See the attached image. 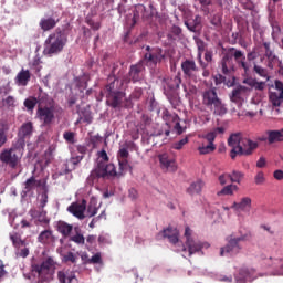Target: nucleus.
Instances as JSON below:
<instances>
[{"mask_svg": "<svg viewBox=\"0 0 283 283\" xmlns=\"http://www.w3.org/2000/svg\"><path fill=\"white\" fill-rule=\"evenodd\" d=\"M96 213H98V207H96V205L94 203H90L86 210V216L88 218H94V216H96Z\"/></svg>", "mask_w": 283, "mask_h": 283, "instance_id": "48", "label": "nucleus"}, {"mask_svg": "<svg viewBox=\"0 0 283 283\" xmlns=\"http://www.w3.org/2000/svg\"><path fill=\"white\" fill-rule=\"evenodd\" d=\"M189 144V137H185L180 139L179 142H176L172 144V149H176L177 151H180L185 147V145Z\"/></svg>", "mask_w": 283, "mask_h": 283, "instance_id": "45", "label": "nucleus"}, {"mask_svg": "<svg viewBox=\"0 0 283 283\" xmlns=\"http://www.w3.org/2000/svg\"><path fill=\"white\" fill-rule=\"evenodd\" d=\"M186 247L188 249L189 256L193 253H199L202 249H209V243H202L200 241H195L191 238V228L186 227L185 229Z\"/></svg>", "mask_w": 283, "mask_h": 283, "instance_id": "13", "label": "nucleus"}, {"mask_svg": "<svg viewBox=\"0 0 283 283\" xmlns=\"http://www.w3.org/2000/svg\"><path fill=\"white\" fill-rule=\"evenodd\" d=\"M54 266V259L49 256L45 261H43L41 264H34L32 265V271L34 273H38L39 280L41 282H48L50 280V270Z\"/></svg>", "mask_w": 283, "mask_h": 283, "instance_id": "11", "label": "nucleus"}, {"mask_svg": "<svg viewBox=\"0 0 283 283\" xmlns=\"http://www.w3.org/2000/svg\"><path fill=\"white\" fill-rule=\"evenodd\" d=\"M231 59H234L238 67L243 70L244 74H249L250 66L247 63V56L244 55V52H242L235 48H229L227 50V52L224 53L221 63L231 65Z\"/></svg>", "mask_w": 283, "mask_h": 283, "instance_id": "8", "label": "nucleus"}, {"mask_svg": "<svg viewBox=\"0 0 283 283\" xmlns=\"http://www.w3.org/2000/svg\"><path fill=\"white\" fill-rule=\"evenodd\" d=\"M32 78V74L30 73V70L22 69L15 76V83L20 87H25L28 83H30V80Z\"/></svg>", "mask_w": 283, "mask_h": 283, "instance_id": "22", "label": "nucleus"}, {"mask_svg": "<svg viewBox=\"0 0 283 283\" xmlns=\"http://www.w3.org/2000/svg\"><path fill=\"white\" fill-rule=\"evenodd\" d=\"M145 51L143 59L140 60L144 65H148V67H156L158 63H163V61H165V53L163 49L147 45Z\"/></svg>", "mask_w": 283, "mask_h": 283, "instance_id": "9", "label": "nucleus"}, {"mask_svg": "<svg viewBox=\"0 0 283 283\" xmlns=\"http://www.w3.org/2000/svg\"><path fill=\"white\" fill-rule=\"evenodd\" d=\"M15 255H17V258H28V255H30V249L29 248L20 249V250H18Z\"/></svg>", "mask_w": 283, "mask_h": 283, "instance_id": "57", "label": "nucleus"}, {"mask_svg": "<svg viewBox=\"0 0 283 283\" xmlns=\"http://www.w3.org/2000/svg\"><path fill=\"white\" fill-rule=\"evenodd\" d=\"M203 187L205 181H202V179H198L197 181L190 184L186 191L189 196H200V193H202Z\"/></svg>", "mask_w": 283, "mask_h": 283, "instance_id": "29", "label": "nucleus"}, {"mask_svg": "<svg viewBox=\"0 0 283 283\" xmlns=\"http://www.w3.org/2000/svg\"><path fill=\"white\" fill-rule=\"evenodd\" d=\"M38 187H45V180H36V178L32 176L24 182V191L27 193L34 191Z\"/></svg>", "mask_w": 283, "mask_h": 283, "instance_id": "24", "label": "nucleus"}, {"mask_svg": "<svg viewBox=\"0 0 283 283\" xmlns=\"http://www.w3.org/2000/svg\"><path fill=\"white\" fill-rule=\"evenodd\" d=\"M56 231L57 233H61L62 237L70 238L72 235V232L74 231V226L65 221H57Z\"/></svg>", "mask_w": 283, "mask_h": 283, "instance_id": "23", "label": "nucleus"}, {"mask_svg": "<svg viewBox=\"0 0 283 283\" xmlns=\"http://www.w3.org/2000/svg\"><path fill=\"white\" fill-rule=\"evenodd\" d=\"M56 23H59V20L50 17V18H42L40 20V28L43 30V32H50V30H54L56 28Z\"/></svg>", "mask_w": 283, "mask_h": 283, "instance_id": "28", "label": "nucleus"}, {"mask_svg": "<svg viewBox=\"0 0 283 283\" xmlns=\"http://www.w3.org/2000/svg\"><path fill=\"white\" fill-rule=\"evenodd\" d=\"M272 266L277 269V266L281 268V274L283 275V260L282 259H274L272 262Z\"/></svg>", "mask_w": 283, "mask_h": 283, "instance_id": "61", "label": "nucleus"}, {"mask_svg": "<svg viewBox=\"0 0 283 283\" xmlns=\"http://www.w3.org/2000/svg\"><path fill=\"white\" fill-rule=\"evenodd\" d=\"M252 200L250 197H243L241 202H233L232 209L237 211H249L251 209Z\"/></svg>", "mask_w": 283, "mask_h": 283, "instance_id": "32", "label": "nucleus"}, {"mask_svg": "<svg viewBox=\"0 0 283 283\" xmlns=\"http://www.w3.org/2000/svg\"><path fill=\"white\" fill-rule=\"evenodd\" d=\"M258 147H260V143L254 142L251 138H243L241 146L230 150V157L232 160H235L238 156H253Z\"/></svg>", "mask_w": 283, "mask_h": 283, "instance_id": "10", "label": "nucleus"}, {"mask_svg": "<svg viewBox=\"0 0 283 283\" xmlns=\"http://www.w3.org/2000/svg\"><path fill=\"white\" fill-rule=\"evenodd\" d=\"M202 105L210 109L214 116H224V114H227V105H224L222 99L218 96L216 87L203 91Z\"/></svg>", "mask_w": 283, "mask_h": 283, "instance_id": "4", "label": "nucleus"}, {"mask_svg": "<svg viewBox=\"0 0 283 283\" xmlns=\"http://www.w3.org/2000/svg\"><path fill=\"white\" fill-rule=\"evenodd\" d=\"M213 78L216 85H222V83H224V81L227 80V77H224L222 74H217Z\"/></svg>", "mask_w": 283, "mask_h": 283, "instance_id": "63", "label": "nucleus"}, {"mask_svg": "<svg viewBox=\"0 0 283 283\" xmlns=\"http://www.w3.org/2000/svg\"><path fill=\"white\" fill-rule=\"evenodd\" d=\"M10 240L15 249H21V247H25V240L21 239V234L19 232H14L10 234Z\"/></svg>", "mask_w": 283, "mask_h": 283, "instance_id": "37", "label": "nucleus"}, {"mask_svg": "<svg viewBox=\"0 0 283 283\" xmlns=\"http://www.w3.org/2000/svg\"><path fill=\"white\" fill-rule=\"evenodd\" d=\"M63 114V108L56 102L46 96L45 102L38 106L36 117L42 122V125L48 126L54 123L56 115Z\"/></svg>", "mask_w": 283, "mask_h": 283, "instance_id": "2", "label": "nucleus"}, {"mask_svg": "<svg viewBox=\"0 0 283 283\" xmlns=\"http://www.w3.org/2000/svg\"><path fill=\"white\" fill-rule=\"evenodd\" d=\"M255 185H264L266 182V177H264L263 171H259L254 177Z\"/></svg>", "mask_w": 283, "mask_h": 283, "instance_id": "53", "label": "nucleus"}, {"mask_svg": "<svg viewBox=\"0 0 283 283\" xmlns=\"http://www.w3.org/2000/svg\"><path fill=\"white\" fill-rule=\"evenodd\" d=\"M102 140H103V137H101V135L91 136L90 143H91L93 149H96L98 147V145H101Z\"/></svg>", "mask_w": 283, "mask_h": 283, "instance_id": "49", "label": "nucleus"}, {"mask_svg": "<svg viewBox=\"0 0 283 283\" xmlns=\"http://www.w3.org/2000/svg\"><path fill=\"white\" fill-rule=\"evenodd\" d=\"M73 233L74 234L69 237L70 242H74L75 244H85V237L83 235V230H81V227L75 226Z\"/></svg>", "mask_w": 283, "mask_h": 283, "instance_id": "31", "label": "nucleus"}, {"mask_svg": "<svg viewBox=\"0 0 283 283\" xmlns=\"http://www.w3.org/2000/svg\"><path fill=\"white\" fill-rule=\"evenodd\" d=\"M81 120H83L84 123H87V125L92 124V120H94V117L92 116V112L87 109L81 111L80 119L77 120V123H81Z\"/></svg>", "mask_w": 283, "mask_h": 283, "instance_id": "39", "label": "nucleus"}, {"mask_svg": "<svg viewBox=\"0 0 283 283\" xmlns=\"http://www.w3.org/2000/svg\"><path fill=\"white\" fill-rule=\"evenodd\" d=\"M128 198H130L132 200H138V190H136L135 188H130L128 190Z\"/></svg>", "mask_w": 283, "mask_h": 283, "instance_id": "62", "label": "nucleus"}, {"mask_svg": "<svg viewBox=\"0 0 283 283\" xmlns=\"http://www.w3.org/2000/svg\"><path fill=\"white\" fill-rule=\"evenodd\" d=\"M228 145L231 147V149H235L238 147H241L242 145V133H234L231 134L228 138Z\"/></svg>", "mask_w": 283, "mask_h": 283, "instance_id": "33", "label": "nucleus"}, {"mask_svg": "<svg viewBox=\"0 0 283 283\" xmlns=\"http://www.w3.org/2000/svg\"><path fill=\"white\" fill-rule=\"evenodd\" d=\"M115 82H112L106 85V103L109 107H113V109H120L123 107H127V98L125 97V93L122 91H116Z\"/></svg>", "mask_w": 283, "mask_h": 283, "instance_id": "7", "label": "nucleus"}, {"mask_svg": "<svg viewBox=\"0 0 283 283\" xmlns=\"http://www.w3.org/2000/svg\"><path fill=\"white\" fill-rule=\"evenodd\" d=\"M118 165L119 168L118 171H116V166L114 164L106 165L105 163L99 161L98 167H95L87 177V185L94 187L101 178L104 180H109V178H120V176H124L127 171L132 170L128 159H118Z\"/></svg>", "mask_w": 283, "mask_h": 283, "instance_id": "1", "label": "nucleus"}, {"mask_svg": "<svg viewBox=\"0 0 283 283\" xmlns=\"http://www.w3.org/2000/svg\"><path fill=\"white\" fill-rule=\"evenodd\" d=\"M181 70L185 76H188V78H191L193 76V73L198 72V65H196V61L193 60H185L181 63Z\"/></svg>", "mask_w": 283, "mask_h": 283, "instance_id": "21", "label": "nucleus"}, {"mask_svg": "<svg viewBox=\"0 0 283 283\" xmlns=\"http://www.w3.org/2000/svg\"><path fill=\"white\" fill-rule=\"evenodd\" d=\"M228 244L220 250V255L224 256L226 253H229V255H238L240 251H242V247L240 245V242H244L245 237L241 235L239 238H235L233 235L228 237Z\"/></svg>", "mask_w": 283, "mask_h": 283, "instance_id": "12", "label": "nucleus"}, {"mask_svg": "<svg viewBox=\"0 0 283 283\" xmlns=\"http://www.w3.org/2000/svg\"><path fill=\"white\" fill-rule=\"evenodd\" d=\"M231 180V174H223L219 176V182L220 185H227Z\"/></svg>", "mask_w": 283, "mask_h": 283, "instance_id": "60", "label": "nucleus"}, {"mask_svg": "<svg viewBox=\"0 0 283 283\" xmlns=\"http://www.w3.org/2000/svg\"><path fill=\"white\" fill-rule=\"evenodd\" d=\"M128 74L133 83H140L145 78V64L139 61L137 64L130 65Z\"/></svg>", "mask_w": 283, "mask_h": 283, "instance_id": "15", "label": "nucleus"}, {"mask_svg": "<svg viewBox=\"0 0 283 283\" xmlns=\"http://www.w3.org/2000/svg\"><path fill=\"white\" fill-rule=\"evenodd\" d=\"M196 45L198 49V59L202 61V52H205L207 44L202 41V39H196Z\"/></svg>", "mask_w": 283, "mask_h": 283, "instance_id": "44", "label": "nucleus"}, {"mask_svg": "<svg viewBox=\"0 0 283 283\" xmlns=\"http://www.w3.org/2000/svg\"><path fill=\"white\" fill-rule=\"evenodd\" d=\"M161 235L163 238H167L170 242V244H178V235H179V232H178V229L169 226L167 229H165L163 232H161Z\"/></svg>", "mask_w": 283, "mask_h": 283, "instance_id": "27", "label": "nucleus"}, {"mask_svg": "<svg viewBox=\"0 0 283 283\" xmlns=\"http://www.w3.org/2000/svg\"><path fill=\"white\" fill-rule=\"evenodd\" d=\"M158 158H159L160 168L164 171L174 172L178 170V165L176 164V158H174V156L167 153H164L158 155Z\"/></svg>", "mask_w": 283, "mask_h": 283, "instance_id": "14", "label": "nucleus"}, {"mask_svg": "<svg viewBox=\"0 0 283 283\" xmlns=\"http://www.w3.org/2000/svg\"><path fill=\"white\" fill-rule=\"evenodd\" d=\"M182 83V77H180V72L175 76H170L164 80V94L167 96L171 105H178V90Z\"/></svg>", "mask_w": 283, "mask_h": 283, "instance_id": "6", "label": "nucleus"}, {"mask_svg": "<svg viewBox=\"0 0 283 283\" xmlns=\"http://www.w3.org/2000/svg\"><path fill=\"white\" fill-rule=\"evenodd\" d=\"M63 262H71L72 264H76V254H74L73 252H67L63 256Z\"/></svg>", "mask_w": 283, "mask_h": 283, "instance_id": "55", "label": "nucleus"}, {"mask_svg": "<svg viewBox=\"0 0 283 283\" xmlns=\"http://www.w3.org/2000/svg\"><path fill=\"white\" fill-rule=\"evenodd\" d=\"M34 133V124L32 122H27L21 125L19 132H18V137L22 143H25V139L30 138L32 134Z\"/></svg>", "mask_w": 283, "mask_h": 283, "instance_id": "18", "label": "nucleus"}, {"mask_svg": "<svg viewBox=\"0 0 283 283\" xmlns=\"http://www.w3.org/2000/svg\"><path fill=\"white\" fill-rule=\"evenodd\" d=\"M44 54L46 56H54V54H61V51L67 45V35L63 30L56 29L51 33L44 42Z\"/></svg>", "mask_w": 283, "mask_h": 283, "instance_id": "3", "label": "nucleus"}, {"mask_svg": "<svg viewBox=\"0 0 283 283\" xmlns=\"http://www.w3.org/2000/svg\"><path fill=\"white\" fill-rule=\"evenodd\" d=\"M253 70L255 72V74L261 76V78H266V81L271 80V76H269V71H266V69H264L258 64H254Z\"/></svg>", "mask_w": 283, "mask_h": 283, "instance_id": "42", "label": "nucleus"}, {"mask_svg": "<svg viewBox=\"0 0 283 283\" xmlns=\"http://www.w3.org/2000/svg\"><path fill=\"white\" fill-rule=\"evenodd\" d=\"M85 209H87V203L83 200L81 203L73 202L67 207L69 213H72L78 220H85Z\"/></svg>", "mask_w": 283, "mask_h": 283, "instance_id": "16", "label": "nucleus"}, {"mask_svg": "<svg viewBox=\"0 0 283 283\" xmlns=\"http://www.w3.org/2000/svg\"><path fill=\"white\" fill-rule=\"evenodd\" d=\"M7 132H10V123L2 120L0 123V134H6Z\"/></svg>", "mask_w": 283, "mask_h": 283, "instance_id": "58", "label": "nucleus"}, {"mask_svg": "<svg viewBox=\"0 0 283 283\" xmlns=\"http://www.w3.org/2000/svg\"><path fill=\"white\" fill-rule=\"evenodd\" d=\"M38 242H40V244H54L56 237H54L52 230H44L39 234Z\"/></svg>", "mask_w": 283, "mask_h": 283, "instance_id": "26", "label": "nucleus"}, {"mask_svg": "<svg viewBox=\"0 0 283 283\" xmlns=\"http://www.w3.org/2000/svg\"><path fill=\"white\" fill-rule=\"evenodd\" d=\"M269 145H273L274 143H283V128L280 130H266Z\"/></svg>", "mask_w": 283, "mask_h": 283, "instance_id": "30", "label": "nucleus"}, {"mask_svg": "<svg viewBox=\"0 0 283 283\" xmlns=\"http://www.w3.org/2000/svg\"><path fill=\"white\" fill-rule=\"evenodd\" d=\"M140 96H143V88L142 87H137L132 93L130 98H133L134 101H138L140 98Z\"/></svg>", "mask_w": 283, "mask_h": 283, "instance_id": "56", "label": "nucleus"}, {"mask_svg": "<svg viewBox=\"0 0 283 283\" xmlns=\"http://www.w3.org/2000/svg\"><path fill=\"white\" fill-rule=\"evenodd\" d=\"M200 23H202V18L200 15H196L195 19L186 21L185 25L190 32H198Z\"/></svg>", "mask_w": 283, "mask_h": 283, "instance_id": "34", "label": "nucleus"}, {"mask_svg": "<svg viewBox=\"0 0 283 283\" xmlns=\"http://www.w3.org/2000/svg\"><path fill=\"white\" fill-rule=\"evenodd\" d=\"M23 158V146L12 145L10 148H4L0 153V163L10 167V169H17Z\"/></svg>", "mask_w": 283, "mask_h": 283, "instance_id": "5", "label": "nucleus"}, {"mask_svg": "<svg viewBox=\"0 0 283 283\" xmlns=\"http://www.w3.org/2000/svg\"><path fill=\"white\" fill-rule=\"evenodd\" d=\"M180 34H182V29L178 25H172L170 29V33L167 36L168 39H172L174 41H176V38L179 39Z\"/></svg>", "mask_w": 283, "mask_h": 283, "instance_id": "43", "label": "nucleus"}, {"mask_svg": "<svg viewBox=\"0 0 283 283\" xmlns=\"http://www.w3.org/2000/svg\"><path fill=\"white\" fill-rule=\"evenodd\" d=\"M90 264H101L103 262V259L101 258L99 253H96L88 260Z\"/></svg>", "mask_w": 283, "mask_h": 283, "instance_id": "59", "label": "nucleus"}, {"mask_svg": "<svg viewBox=\"0 0 283 283\" xmlns=\"http://www.w3.org/2000/svg\"><path fill=\"white\" fill-rule=\"evenodd\" d=\"M46 98H48V94L45 93L40 94L38 98L29 97L24 101V107H27L28 112H34V107H36L38 103L39 105H43Z\"/></svg>", "mask_w": 283, "mask_h": 283, "instance_id": "19", "label": "nucleus"}, {"mask_svg": "<svg viewBox=\"0 0 283 283\" xmlns=\"http://www.w3.org/2000/svg\"><path fill=\"white\" fill-rule=\"evenodd\" d=\"M29 214L41 224H50V219H48V212L45 210L31 209Z\"/></svg>", "mask_w": 283, "mask_h": 283, "instance_id": "25", "label": "nucleus"}, {"mask_svg": "<svg viewBox=\"0 0 283 283\" xmlns=\"http://www.w3.org/2000/svg\"><path fill=\"white\" fill-rule=\"evenodd\" d=\"M270 103L273 107H280L283 103V91L281 92H271L269 95Z\"/></svg>", "mask_w": 283, "mask_h": 283, "instance_id": "36", "label": "nucleus"}, {"mask_svg": "<svg viewBox=\"0 0 283 283\" xmlns=\"http://www.w3.org/2000/svg\"><path fill=\"white\" fill-rule=\"evenodd\" d=\"M210 23L214 28H222V14L220 13L214 14L210 20Z\"/></svg>", "mask_w": 283, "mask_h": 283, "instance_id": "46", "label": "nucleus"}, {"mask_svg": "<svg viewBox=\"0 0 283 283\" xmlns=\"http://www.w3.org/2000/svg\"><path fill=\"white\" fill-rule=\"evenodd\" d=\"M99 163H105L106 165H109L108 164L109 163V156H107V151L101 150L98 153V159H97V166L96 167H98Z\"/></svg>", "mask_w": 283, "mask_h": 283, "instance_id": "47", "label": "nucleus"}, {"mask_svg": "<svg viewBox=\"0 0 283 283\" xmlns=\"http://www.w3.org/2000/svg\"><path fill=\"white\" fill-rule=\"evenodd\" d=\"M63 138L64 140H66L70 145H74V143H76L75 138V134L72 132H65L63 134Z\"/></svg>", "mask_w": 283, "mask_h": 283, "instance_id": "54", "label": "nucleus"}, {"mask_svg": "<svg viewBox=\"0 0 283 283\" xmlns=\"http://www.w3.org/2000/svg\"><path fill=\"white\" fill-rule=\"evenodd\" d=\"M242 94H244V86H238L232 91L230 101L237 103V105L242 104Z\"/></svg>", "mask_w": 283, "mask_h": 283, "instance_id": "35", "label": "nucleus"}, {"mask_svg": "<svg viewBox=\"0 0 283 283\" xmlns=\"http://www.w3.org/2000/svg\"><path fill=\"white\" fill-rule=\"evenodd\" d=\"M244 178V172L240 170H233L232 174H230V181L231 182H237L240 185Z\"/></svg>", "mask_w": 283, "mask_h": 283, "instance_id": "40", "label": "nucleus"}, {"mask_svg": "<svg viewBox=\"0 0 283 283\" xmlns=\"http://www.w3.org/2000/svg\"><path fill=\"white\" fill-rule=\"evenodd\" d=\"M172 122L175 123V129L177 132V134H182V132H185V129H182V126H180V118H178V115H174L171 116Z\"/></svg>", "mask_w": 283, "mask_h": 283, "instance_id": "51", "label": "nucleus"}, {"mask_svg": "<svg viewBox=\"0 0 283 283\" xmlns=\"http://www.w3.org/2000/svg\"><path fill=\"white\" fill-rule=\"evenodd\" d=\"M198 151L200 156H207V154H213L216 151V144H201V146L198 147Z\"/></svg>", "mask_w": 283, "mask_h": 283, "instance_id": "38", "label": "nucleus"}, {"mask_svg": "<svg viewBox=\"0 0 283 283\" xmlns=\"http://www.w3.org/2000/svg\"><path fill=\"white\" fill-rule=\"evenodd\" d=\"M201 138L207 140L209 145H214L213 143H216L217 136H216V133H213V130H211L208 134L202 135Z\"/></svg>", "mask_w": 283, "mask_h": 283, "instance_id": "50", "label": "nucleus"}, {"mask_svg": "<svg viewBox=\"0 0 283 283\" xmlns=\"http://www.w3.org/2000/svg\"><path fill=\"white\" fill-rule=\"evenodd\" d=\"M233 191H238V186L228 185V186L223 187V189L218 192V196H233Z\"/></svg>", "mask_w": 283, "mask_h": 283, "instance_id": "41", "label": "nucleus"}, {"mask_svg": "<svg viewBox=\"0 0 283 283\" xmlns=\"http://www.w3.org/2000/svg\"><path fill=\"white\" fill-rule=\"evenodd\" d=\"M76 280V273L70 269H63L57 271V282L59 283H71Z\"/></svg>", "mask_w": 283, "mask_h": 283, "instance_id": "20", "label": "nucleus"}, {"mask_svg": "<svg viewBox=\"0 0 283 283\" xmlns=\"http://www.w3.org/2000/svg\"><path fill=\"white\" fill-rule=\"evenodd\" d=\"M129 158V150L127 148H120L117 154V160H127Z\"/></svg>", "mask_w": 283, "mask_h": 283, "instance_id": "52", "label": "nucleus"}, {"mask_svg": "<svg viewBox=\"0 0 283 283\" xmlns=\"http://www.w3.org/2000/svg\"><path fill=\"white\" fill-rule=\"evenodd\" d=\"M253 275H255V270H250L249 268H241L238 275H235V280L239 283L253 282V280H255V276Z\"/></svg>", "mask_w": 283, "mask_h": 283, "instance_id": "17", "label": "nucleus"}, {"mask_svg": "<svg viewBox=\"0 0 283 283\" xmlns=\"http://www.w3.org/2000/svg\"><path fill=\"white\" fill-rule=\"evenodd\" d=\"M275 180H283V170H275L273 174Z\"/></svg>", "mask_w": 283, "mask_h": 283, "instance_id": "64", "label": "nucleus"}]
</instances>
